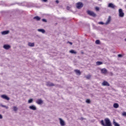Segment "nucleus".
Masks as SVG:
<instances>
[{
    "mask_svg": "<svg viewBox=\"0 0 126 126\" xmlns=\"http://www.w3.org/2000/svg\"><path fill=\"white\" fill-rule=\"evenodd\" d=\"M105 123L104 122V120H101L100 121V124L103 126H112V123H111V121H110V119L109 118H105L104 119Z\"/></svg>",
    "mask_w": 126,
    "mask_h": 126,
    "instance_id": "nucleus-1",
    "label": "nucleus"
},
{
    "mask_svg": "<svg viewBox=\"0 0 126 126\" xmlns=\"http://www.w3.org/2000/svg\"><path fill=\"white\" fill-rule=\"evenodd\" d=\"M87 13L88 14H89V15H90V16H93V17H96V16H97V15L96 14V13L90 10H88Z\"/></svg>",
    "mask_w": 126,
    "mask_h": 126,
    "instance_id": "nucleus-2",
    "label": "nucleus"
},
{
    "mask_svg": "<svg viewBox=\"0 0 126 126\" xmlns=\"http://www.w3.org/2000/svg\"><path fill=\"white\" fill-rule=\"evenodd\" d=\"M76 6L78 9H80L83 7V3L79 2L76 3Z\"/></svg>",
    "mask_w": 126,
    "mask_h": 126,
    "instance_id": "nucleus-3",
    "label": "nucleus"
},
{
    "mask_svg": "<svg viewBox=\"0 0 126 126\" xmlns=\"http://www.w3.org/2000/svg\"><path fill=\"white\" fill-rule=\"evenodd\" d=\"M119 13L120 17H124V16H125V13L123 11L122 9H119Z\"/></svg>",
    "mask_w": 126,
    "mask_h": 126,
    "instance_id": "nucleus-4",
    "label": "nucleus"
},
{
    "mask_svg": "<svg viewBox=\"0 0 126 126\" xmlns=\"http://www.w3.org/2000/svg\"><path fill=\"white\" fill-rule=\"evenodd\" d=\"M59 120L60 121V124L61 126H65V122H64V121H63L62 118H59Z\"/></svg>",
    "mask_w": 126,
    "mask_h": 126,
    "instance_id": "nucleus-5",
    "label": "nucleus"
},
{
    "mask_svg": "<svg viewBox=\"0 0 126 126\" xmlns=\"http://www.w3.org/2000/svg\"><path fill=\"white\" fill-rule=\"evenodd\" d=\"M1 97L3 98L5 100H7V101H9L10 100V98L8 97L7 95L5 94H2L1 95Z\"/></svg>",
    "mask_w": 126,
    "mask_h": 126,
    "instance_id": "nucleus-6",
    "label": "nucleus"
},
{
    "mask_svg": "<svg viewBox=\"0 0 126 126\" xmlns=\"http://www.w3.org/2000/svg\"><path fill=\"white\" fill-rule=\"evenodd\" d=\"M108 7H110V8L115 9V8H116V5H114L113 3H109L108 4Z\"/></svg>",
    "mask_w": 126,
    "mask_h": 126,
    "instance_id": "nucleus-7",
    "label": "nucleus"
},
{
    "mask_svg": "<svg viewBox=\"0 0 126 126\" xmlns=\"http://www.w3.org/2000/svg\"><path fill=\"white\" fill-rule=\"evenodd\" d=\"M3 48L5 49V50H9L10 48H11V46L8 44H4Z\"/></svg>",
    "mask_w": 126,
    "mask_h": 126,
    "instance_id": "nucleus-8",
    "label": "nucleus"
},
{
    "mask_svg": "<svg viewBox=\"0 0 126 126\" xmlns=\"http://www.w3.org/2000/svg\"><path fill=\"white\" fill-rule=\"evenodd\" d=\"M36 103H37L38 105H42V104L44 103V101L42 99H39L36 100Z\"/></svg>",
    "mask_w": 126,
    "mask_h": 126,
    "instance_id": "nucleus-9",
    "label": "nucleus"
},
{
    "mask_svg": "<svg viewBox=\"0 0 126 126\" xmlns=\"http://www.w3.org/2000/svg\"><path fill=\"white\" fill-rule=\"evenodd\" d=\"M102 85L103 86H110V84L108 82L104 81L102 83Z\"/></svg>",
    "mask_w": 126,
    "mask_h": 126,
    "instance_id": "nucleus-10",
    "label": "nucleus"
},
{
    "mask_svg": "<svg viewBox=\"0 0 126 126\" xmlns=\"http://www.w3.org/2000/svg\"><path fill=\"white\" fill-rule=\"evenodd\" d=\"M46 86H49L50 87L52 86H55V84L53 83H51L50 82H48L46 83Z\"/></svg>",
    "mask_w": 126,
    "mask_h": 126,
    "instance_id": "nucleus-11",
    "label": "nucleus"
},
{
    "mask_svg": "<svg viewBox=\"0 0 126 126\" xmlns=\"http://www.w3.org/2000/svg\"><path fill=\"white\" fill-rule=\"evenodd\" d=\"M111 16H109L107 19V21L105 23V25H108V24H109V23L111 22Z\"/></svg>",
    "mask_w": 126,
    "mask_h": 126,
    "instance_id": "nucleus-12",
    "label": "nucleus"
},
{
    "mask_svg": "<svg viewBox=\"0 0 126 126\" xmlns=\"http://www.w3.org/2000/svg\"><path fill=\"white\" fill-rule=\"evenodd\" d=\"M75 72L76 73V74L77 75H81V72H80V70L78 69H75L74 70Z\"/></svg>",
    "mask_w": 126,
    "mask_h": 126,
    "instance_id": "nucleus-13",
    "label": "nucleus"
},
{
    "mask_svg": "<svg viewBox=\"0 0 126 126\" xmlns=\"http://www.w3.org/2000/svg\"><path fill=\"white\" fill-rule=\"evenodd\" d=\"M29 108L31 109V110H32L33 111H35L37 110V108L35 105H32L29 107Z\"/></svg>",
    "mask_w": 126,
    "mask_h": 126,
    "instance_id": "nucleus-14",
    "label": "nucleus"
},
{
    "mask_svg": "<svg viewBox=\"0 0 126 126\" xmlns=\"http://www.w3.org/2000/svg\"><path fill=\"white\" fill-rule=\"evenodd\" d=\"M101 73L106 74V73L108 72V70H107L106 68H103L101 69Z\"/></svg>",
    "mask_w": 126,
    "mask_h": 126,
    "instance_id": "nucleus-15",
    "label": "nucleus"
},
{
    "mask_svg": "<svg viewBox=\"0 0 126 126\" xmlns=\"http://www.w3.org/2000/svg\"><path fill=\"white\" fill-rule=\"evenodd\" d=\"M9 33V31H4L1 32L2 35H7Z\"/></svg>",
    "mask_w": 126,
    "mask_h": 126,
    "instance_id": "nucleus-16",
    "label": "nucleus"
},
{
    "mask_svg": "<svg viewBox=\"0 0 126 126\" xmlns=\"http://www.w3.org/2000/svg\"><path fill=\"white\" fill-rule=\"evenodd\" d=\"M37 31H38V32H41V33H43V34L46 33V31L43 29H38Z\"/></svg>",
    "mask_w": 126,
    "mask_h": 126,
    "instance_id": "nucleus-17",
    "label": "nucleus"
},
{
    "mask_svg": "<svg viewBox=\"0 0 126 126\" xmlns=\"http://www.w3.org/2000/svg\"><path fill=\"white\" fill-rule=\"evenodd\" d=\"M33 19H35L37 21H40L41 20V18L38 16H36L33 17Z\"/></svg>",
    "mask_w": 126,
    "mask_h": 126,
    "instance_id": "nucleus-18",
    "label": "nucleus"
},
{
    "mask_svg": "<svg viewBox=\"0 0 126 126\" xmlns=\"http://www.w3.org/2000/svg\"><path fill=\"white\" fill-rule=\"evenodd\" d=\"M113 125L115 126H120V124L116 122V121L115 120V119H113Z\"/></svg>",
    "mask_w": 126,
    "mask_h": 126,
    "instance_id": "nucleus-19",
    "label": "nucleus"
},
{
    "mask_svg": "<svg viewBox=\"0 0 126 126\" xmlns=\"http://www.w3.org/2000/svg\"><path fill=\"white\" fill-rule=\"evenodd\" d=\"M69 53H70L71 54H74V55H76V54H77V52L74 50H70Z\"/></svg>",
    "mask_w": 126,
    "mask_h": 126,
    "instance_id": "nucleus-20",
    "label": "nucleus"
},
{
    "mask_svg": "<svg viewBox=\"0 0 126 126\" xmlns=\"http://www.w3.org/2000/svg\"><path fill=\"white\" fill-rule=\"evenodd\" d=\"M28 46H29V47H34V46H35V43L29 42Z\"/></svg>",
    "mask_w": 126,
    "mask_h": 126,
    "instance_id": "nucleus-21",
    "label": "nucleus"
},
{
    "mask_svg": "<svg viewBox=\"0 0 126 126\" xmlns=\"http://www.w3.org/2000/svg\"><path fill=\"white\" fill-rule=\"evenodd\" d=\"M96 65H101V64H103V62L97 61L96 62Z\"/></svg>",
    "mask_w": 126,
    "mask_h": 126,
    "instance_id": "nucleus-22",
    "label": "nucleus"
},
{
    "mask_svg": "<svg viewBox=\"0 0 126 126\" xmlns=\"http://www.w3.org/2000/svg\"><path fill=\"white\" fill-rule=\"evenodd\" d=\"M113 107L115 109L118 108V107H119V104H118L117 103H114V105H113Z\"/></svg>",
    "mask_w": 126,
    "mask_h": 126,
    "instance_id": "nucleus-23",
    "label": "nucleus"
},
{
    "mask_svg": "<svg viewBox=\"0 0 126 126\" xmlns=\"http://www.w3.org/2000/svg\"><path fill=\"white\" fill-rule=\"evenodd\" d=\"M86 103H87V104H90V103H91V100H90V99H87L86 100Z\"/></svg>",
    "mask_w": 126,
    "mask_h": 126,
    "instance_id": "nucleus-24",
    "label": "nucleus"
},
{
    "mask_svg": "<svg viewBox=\"0 0 126 126\" xmlns=\"http://www.w3.org/2000/svg\"><path fill=\"white\" fill-rule=\"evenodd\" d=\"M33 102V98H31L28 100L29 104H31Z\"/></svg>",
    "mask_w": 126,
    "mask_h": 126,
    "instance_id": "nucleus-25",
    "label": "nucleus"
},
{
    "mask_svg": "<svg viewBox=\"0 0 126 126\" xmlns=\"http://www.w3.org/2000/svg\"><path fill=\"white\" fill-rule=\"evenodd\" d=\"M95 44H96V45H100V40H96L95 41Z\"/></svg>",
    "mask_w": 126,
    "mask_h": 126,
    "instance_id": "nucleus-26",
    "label": "nucleus"
},
{
    "mask_svg": "<svg viewBox=\"0 0 126 126\" xmlns=\"http://www.w3.org/2000/svg\"><path fill=\"white\" fill-rule=\"evenodd\" d=\"M85 77L87 78V79H90V78H91V75L86 76Z\"/></svg>",
    "mask_w": 126,
    "mask_h": 126,
    "instance_id": "nucleus-27",
    "label": "nucleus"
},
{
    "mask_svg": "<svg viewBox=\"0 0 126 126\" xmlns=\"http://www.w3.org/2000/svg\"><path fill=\"white\" fill-rule=\"evenodd\" d=\"M13 109L14 111H17V110H18L17 107H16V106H13Z\"/></svg>",
    "mask_w": 126,
    "mask_h": 126,
    "instance_id": "nucleus-28",
    "label": "nucleus"
},
{
    "mask_svg": "<svg viewBox=\"0 0 126 126\" xmlns=\"http://www.w3.org/2000/svg\"><path fill=\"white\" fill-rule=\"evenodd\" d=\"M1 107H3V108H5L6 109H8V107L5 106V105H3L2 104L1 105Z\"/></svg>",
    "mask_w": 126,
    "mask_h": 126,
    "instance_id": "nucleus-29",
    "label": "nucleus"
},
{
    "mask_svg": "<svg viewBox=\"0 0 126 126\" xmlns=\"http://www.w3.org/2000/svg\"><path fill=\"white\" fill-rule=\"evenodd\" d=\"M122 116H123L124 117H126V112H124L122 113Z\"/></svg>",
    "mask_w": 126,
    "mask_h": 126,
    "instance_id": "nucleus-30",
    "label": "nucleus"
},
{
    "mask_svg": "<svg viewBox=\"0 0 126 126\" xmlns=\"http://www.w3.org/2000/svg\"><path fill=\"white\" fill-rule=\"evenodd\" d=\"M95 10H96V11H99V10H100V8L98 7H96Z\"/></svg>",
    "mask_w": 126,
    "mask_h": 126,
    "instance_id": "nucleus-31",
    "label": "nucleus"
},
{
    "mask_svg": "<svg viewBox=\"0 0 126 126\" xmlns=\"http://www.w3.org/2000/svg\"><path fill=\"white\" fill-rule=\"evenodd\" d=\"M79 120H80V121H83V120H86V119L81 117L80 118H79Z\"/></svg>",
    "mask_w": 126,
    "mask_h": 126,
    "instance_id": "nucleus-32",
    "label": "nucleus"
},
{
    "mask_svg": "<svg viewBox=\"0 0 126 126\" xmlns=\"http://www.w3.org/2000/svg\"><path fill=\"white\" fill-rule=\"evenodd\" d=\"M98 24H100L101 25H104V22H98Z\"/></svg>",
    "mask_w": 126,
    "mask_h": 126,
    "instance_id": "nucleus-33",
    "label": "nucleus"
},
{
    "mask_svg": "<svg viewBox=\"0 0 126 126\" xmlns=\"http://www.w3.org/2000/svg\"><path fill=\"white\" fill-rule=\"evenodd\" d=\"M42 21L43 22H47V20L45 19H42Z\"/></svg>",
    "mask_w": 126,
    "mask_h": 126,
    "instance_id": "nucleus-34",
    "label": "nucleus"
},
{
    "mask_svg": "<svg viewBox=\"0 0 126 126\" xmlns=\"http://www.w3.org/2000/svg\"><path fill=\"white\" fill-rule=\"evenodd\" d=\"M123 57V55L122 54H119L118 55V58H122Z\"/></svg>",
    "mask_w": 126,
    "mask_h": 126,
    "instance_id": "nucleus-35",
    "label": "nucleus"
},
{
    "mask_svg": "<svg viewBox=\"0 0 126 126\" xmlns=\"http://www.w3.org/2000/svg\"><path fill=\"white\" fill-rule=\"evenodd\" d=\"M109 74H110V75H111V76H113V75H114V74L112 72H110Z\"/></svg>",
    "mask_w": 126,
    "mask_h": 126,
    "instance_id": "nucleus-36",
    "label": "nucleus"
},
{
    "mask_svg": "<svg viewBox=\"0 0 126 126\" xmlns=\"http://www.w3.org/2000/svg\"><path fill=\"white\" fill-rule=\"evenodd\" d=\"M41 1H43V2H47V1H48V0H41Z\"/></svg>",
    "mask_w": 126,
    "mask_h": 126,
    "instance_id": "nucleus-37",
    "label": "nucleus"
},
{
    "mask_svg": "<svg viewBox=\"0 0 126 126\" xmlns=\"http://www.w3.org/2000/svg\"><path fill=\"white\" fill-rule=\"evenodd\" d=\"M67 43H68V44H70V45H72V42H71L68 41Z\"/></svg>",
    "mask_w": 126,
    "mask_h": 126,
    "instance_id": "nucleus-38",
    "label": "nucleus"
},
{
    "mask_svg": "<svg viewBox=\"0 0 126 126\" xmlns=\"http://www.w3.org/2000/svg\"><path fill=\"white\" fill-rule=\"evenodd\" d=\"M1 119H2V115L0 114V119L1 120Z\"/></svg>",
    "mask_w": 126,
    "mask_h": 126,
    "instance_id": "nucleus-39",
    "label": "nucleus"
},
{
    "mask_svg": "<svg viewBox=\"0 0 126 126\" xmlns=\"http://www.w3.org/2000/svg\"><path fill=\"white\" fill-rule=\"evenodd\" d=\"M56 2L57 3H59V2H60V1H59V0H56Z\"/></svg>",
    "mask_w": 126,
    "mask_h": 126,
    "instance_id": "nucleus-40",
    "label": "nucleus"
},
{
    "mask_svg": "<svg viewBox=\"0 0 126 126\" xmlns=\"http://www.w3.org/2000/svg\"><path fill=\"white\" fill-rule=\"evenodd\" d=\"M81 54L82 55H84V52H83V51H82V52H81Z\"/></svg>",
    "mask_w": 126,
    "mask_h": 126,
    "instance_id": "nucleus-41",
    "label": "nucleus"
},
{
    "mask_svg": "<svg viewBox=\"0 0 126 126\" xmlns=\"http://www.w3.org/2000/svg\"><path fill=\"white\" fill-rule=\"evenodd\" d=\"M69 8V6H67V10H68L69 9H68Z\"/></svg>",
    "mask_w": 126,
    "mask_h": 126,
    "instance_id": "nucleus-42",
    "label": "nucleus"
},
{
    "mask_svg": "<svg viewBox=\"0 0 126 126\" xmlns=\"http://www.w3.org/2000/svg\"><path fill=\"white\" fill-rule=\"evenodd\" d=\"M55 25H58L57 23H55Z\"/></svg>",
    "mask_w": 126,
    "mask_h": 126,
    "instance_id": "nucleus-43",
    "label": "nucleus"
},
{
    "mask_svg": "<svg viewBox=\"0 0 126 126\" xmlns=\"http://www.w3.org/2000/svg\"><path fill=\"white\" fill-rule=\"evenodd\" d=\"M125 41L126 42V38L125 39Z\"/></svg>",
    "mask_w": 126,
    "mask_h": 126,
    "instance_id": "nucleus-44",
    "label": "nucleus"
},
{
    "mask_svg": "<svg viewBox=\"0 0 126 126\" xmlns=\"http://www.w3.org/2000/svg\"><path fill=\"white\" fill-rule=\"evenodd\" d=\"M99 1H100V0H98Z\"/></svg>",
    "mask_w": 126,
    "mask_h": 126,
    "instance_id": "nucleus-45",
    "label": "nucleus"
}]
</instances>
